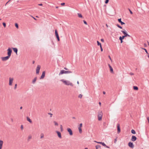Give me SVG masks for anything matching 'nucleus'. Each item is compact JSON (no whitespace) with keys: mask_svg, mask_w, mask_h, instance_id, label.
<instances>
[{"mask_svg":"<svg viewBox=\"0 0 149 149\" xmlns=\"http://www.w3.org/2000/svg\"><path fill=\"white\" fill-rule=\"evenodd\" d=\"M61 81L63 82L65 85H70L72 86H73V84L70 82L69 81L65 80L64 79H62Z\"/></svg>","mask_w":149,"mask_h":149,"instance_id":"1","label":"nucleus"},{"mask_svg":"<svg viewBox=\"0 0 149 149\" xmlns=\"http://www.w3.org/2000/svg\"><path fill=\"white\" fill-rule=\"evenodd\" d=\"M72 72L70 71H66L63 70H61V71L59 74V75H60L61 74H68L72 73Z\"/></svg>","mask_w":149,"mask_h":149,"instance_id":"2","label":"nucleus"},{"mask_svg":"<svg viewBox=\"0 0 149 149\" xmlns=\"http://www.w3.org/2000/svg\"><path fill=\"white\" fill-rule=\"evenodd\" d=\"M98 114L97 116L98 120L100 121L102 119L103 113L102 111H99L98 113Z\"/></svg>","mask_w":149,"mask_h":149,"instance_id":"3","label":"nucleus"},{"mask_svg":"<svg viewBox=\"0 0 149 149\" xmlns=\"http://www.w3.org/2000/svg\"><path fill=\"white\" fill-rule=\"evenodd\" d=\"M7 55L8 56H10L11 53L12 52V49L10 48H8L7 50Z\"/></svg>","mask_w":149,"mask_h":149,"instance_id":"4","label":"nucleus"},{"mask_svg":"<svg viewBox=\"0 0 149 149\" xmlns=\"http://www.w3.org/2000/svg\"><path fill=\"white\" fill-rule=\"evenodd\" d=\"M55 36L57 39V40L58 41H60V39L59 38V35L58 32V31L56 29H55Z\"/></svg>","mask_w":149,"mask_h":149,"instance_id":"5","label":"nucleus"},{"mask_svg":"<svg viewBox=\"0 0 149 149\" xmlns=\"http://www.w3.org/2000/svg\"><path fill=\"white\" fill-rule=\"evenodd\" d=\"M40 66L39 65H37V67L36 68V73L37 74H38L40 72Z\"/></svg>","mask_w":149,"mask_h":149,"instance_id":"6","label":"nucleus"},{"mask_svg":"<svg viewBox=\"0 0 149 149\" xmlns=\"http://www.w3.org/2000/svg\"><path fill=\"white\" fill-rule=\"evenodd\" d=\"M10 56L8 55L7 56L2 57L1 58L2 60L3 61H6L8 60L10 58Z\"/></svg>","mask_w":149,"mask_h":149,"instance_id":"7","label":"nucleus"},{"mask_svg":"<svg viewBox=\"0 0 149 149\" xmlns=\"http://www.w3.org/2000/svg\"><path fill=\"white\" fill-rule=\"evenodd\" d=\"M121 32L124 35L123 36H124L125 37H127V36H128V34L127 33V32L125 29H123V30L121 31Z\"/></svg>","mask_w":149,"mask_h":149,"instance_id":"8","label":"nucleus"},{"mask_svg":"<svg viewBox=\"0 0 149 149\" xmlns=\"http://www.w3.org/2000/svg\"><path fill=\"white\" fill-rule=\"evenodd\" d=\"M117 133L119 134L121 131L120 128V125L119 123H118L117 125Z\"/></svg>","mask_w":149,"mask_h":149,"instance_id":"9","label":"nucleus"},{"mask_svg":"<svg viewBox=\"0 0 149 149\" xmlns=\"http://www.w3.org/2000/svg\"><path fill=\"white\" fill-rule=\"evenodd\" d=\"M67 130L70 135L71 136L73 135V132L71 128H67Z\"/></svg>","mask_w":149,"mask_h":149,"instance_id":"10","label":"nucleus"},{"mask_svg":"<svg viewBox=\"0 0 149 149\" xmlns=\"http://www.w3.org/2000/svg\"><path fill=\"white\" fill-rule=\"evenodd\" d=\"M128 146L131 148H133L134 146L133 143L130 142L128 143Z\"/></svg>","mask_w":149,"mask_h":149,"instance_id":"11","label":"nucleus"},{"mask_svg":"<svg viewBox=\"0 0 149 149\" xmlns=\"http://www.w3.org/2000/svg\"><path fill=\"white\" fill-rule=\"evenodd\" d=\"M45 71H44L42 72V74L41 76L40 77V79H43L45 76Z\"/></svg>","mask_w":149,"mask_h":149,"instance_id":"12","label":"nucleus"},{"mask_svg":"<svg viewBox=\"0 0 149 149\" xmlns=\"http://www.w3.org/2000/svg\"><path fill=\"white\" fill-rule=\"evenodd\" d=\"M13 80V78H11L10 77L9 78V84L10 86H11L12 85Z\"/></svg>","mask_w":149,"mask_h":149,"instance_id":"13","label":"nucleus"},{"mask_svg":"<svg viewBox=\"0 0 149 149\" xmlns=\"http://www.w3.org/2000/svg\"><path fill=\"white\" fill-rule=\"evenodd\" d=\"M56 132L57 133L58 136V137L59 138L61 139L62 138V136L61 132H60L57 131H56Z\"/></svg>","mask_w":149,"mask_h":149,"instance_id":"14","label":"nucleus"},{"mask_svg":"<svg viewBox=\"0 0 149 149\" xmlns=\"http://www.w3.org/2000/svg\"><path fill=\"white\" fill-rule=\"evenodd\" d=\"M136 137L135 136L133 135L132 137L131 140L133 141H134L136 140Z\"/></svg>","mask_w":149,"mask_h":149,"instance_id":"15","label":"nucleus"},{"mask_svg":"<svg viewBox=\"0 0 149 149\" xmlns=\"http://www.w3.org/2000/svg\"><path fill=\"white\" fill-rule=\"evenodd\" d=\"M118 22L119 23H120L121 24V25H123V24H125V23L124 22H123L121 21V18L118 19Z\"/></svg>","mask_w":149,"mask_h":149,"instance_id":"16","label":"nucleus"},{"mask_svg":"<svg viewBox=\"0 0 149 149\" xmlns=\"http://www.w3.org/2000/svg\"><path fill=\"white\" fill-rule=\"evenodd\" d=\"M12 49H13V51L16 54H17V52H18V49L17 48H12Z\"/></svg>","mask_w":149,"mask_h":149,"instance_id":"17","label":"nucleus"},{"mask_svg":"<svg viewBox=\"0 0 149 149\" xmlns=\"http://www.w3.org/2000/svg\"><path fill=\"white\" fill-rule=\"evenodd\" d=\"M108 66L111 72V73H113V69L112 67L109 64H108Z\"/></svg>","mask_w":149,"mask_h":149,"instance_id":"18","label":"nucleus"},{"mask_svg":"<svg viewBox=\"0 0 149 149\" xmlns=\"http://www.w3.org/2000/svg\"><path fill=\"white\" fill-rule=\"evenodd\" d=\"M3 141L1 140H0V149H1L3 146Z\"/></svg>","mask_w":149,"mask_h":149,"instance_id":"19","label":"nucleus"},{"mask_svg":"<svg viewBox=\"0 0 149 149\" xmlns=\"http://www.w3.org/2000/svg\"><path fill=\"white\" fill-rule=\"evenodd\" d=\"M37 79V77H35L34 78V79H33V80H32V83L33 84H34L35 83Z\"/></svg>","mask_w":149,"mask_h":149,"instance_id":"20","label":"nucleus"},{"mask_svg":"<svg viewBox=\"0 0 149 149\" xmlns=\"http://www.w3.org/2000/svg\"><path fill=\"white\" fill-rule=\"evenodd\" d=\"M27 120L30 123H32V121L31 120L30 118L28 117H26Z\"/></svg>","mask_w":149,"mask_h":149,"instance_id":"21","label":"nucleus"},{"mask_svg":"<svg viewBox=\"0 0 149 149\" xmlns=\"http://www.w3.org/2000/svg\"><path fill=\"white\" fill-rule=\"evenodd\" d=\"M97 143L102 144L103 146H106V144L104 142H97Z\"/></svg>","mask_w":149,"mask_h":149,"instance_id":"22","label":"nucleus"},{"mask_svg":"<svg viewBox=\"0 0 149 149\" xmlns=\"http://www.w3.org/2000/svg\"><path fill=\"white\" fill-rule=\"evenodd\" d=\"M133 88L134 90L136 91H137L138 90V88L137 86H133Z\"/></svg>","mask_w":149,"mask_h":149,"instance_id":"23","label":"nucleus"},{"mask_svg":"<svg viewBox=\"0 0 149 149\" xmlns=\"http://www.w3.org/2000/svg\"><path fill=\"white\" fill-rule=\"evenodd\" d=\"M77 14L79 17L81 18H82L83 17V16L81 13H78Z\"/></svg>","mask_w":149,"mask_h":149,"instance_id":"24","label":"nucleus"},{"mask_svg":"<svg viewBox=\"0 0 149 149\" xmlns=\"http://www.w3.org/2000/svg\"><path fill=\"white\" fill-rule=\"evenodd\" d=\"M101 147V146L98 145H97L95 146L96 149H98L99 148H100Z\"/></svg>","mask_w":149,"mask_h":149,"instance_id":"25","label":"nucleus"},{"mask_svg":"<svg viewBox=\"0 0 149 149\" xmlns=\"http://www.w3.org/2000/svg\"><path fill=\"white\" fill-rule=\"evenodd\" d=\"M97 45L98 46H100V47L101 46H102L101 43L98 41H97Z\"/></svg>","mask_w":149,"mask_h":149,"instance_id":"26","label":"nucleus"},{"mask_svg":"<svg viewBox=\"0 0 149 149\" xmlns=\"http://www.w3.org/2000/svg\"><path fill=\"white\" fill-rule=\"evenodd\" d=\"M78 129L79 130V133H81L82 132L81 127H79Z\"/></svg>","mask_w":149,"mask_h":149,"instance_id":"27","label":"nucleus"},{"mask_svg":"<svg viewBox=\"0 0 149 149\" xmlns=\"http://www.w3.org/2000/svg\"><path fill=\"white\" fill-rule=\"evenodd\" d=\"M125 37L123 36H120L119 38V40H123Z\"/></svg>","mask_w":149,"mask_h":149,"instance_id":"28","label":"nucleus"},{"mask_svg":"<svg viewBox=\"0 0 149 149\" xmlns=\"http://www.w3.org/2000/svg\"><path fill=\"white\" fill-rule=\"evenodd\" d=\"M131 132L133 134H135L136 133L135 131L133 129L132 130Z\"/></svg>","mask_w":149,"mask_h":149,"instance_id":"29","label":"nucleus"},{"mask_svg":"<svg viewBox=\"0 0 149 149\" xmlns=\"http://www.w3.org/2000/svg\"><path fill=\"white\" fill-rule=\"evenodd\" d=\"M141 49H143V50H144V51H145V52H146V53L147 54H148V52L147 51V49H145V48H142Z\"/></svg>","mask_w":149,"mask_h":149,"instance_id":"30","label":"nucleus"},{"mask_svg":"<svg viewBox=\"0 0 149 149\" xmlns=\"http://www.w3.org/2000/svg\"><path fill=\"white\" fill-rule=\"evenodd\" d=\"M116 25L120 29H122V27L121 26H120L119 24H117Z\"/></svg>","mask_w":149,"mask_h":149,"instance_id":"31","label":"nucleus"},{"mask_svg":"<svg viewBox=\"0 0 149 149\" xmlns=\"http://www.w3.org/2000/svg\"><path fill=\"white\" fill-rule=\"evenodd\" d=\"M15 26L16 27V28L17 29H18L19 28V26L18 24L17 23H15Z\"/></svg>","mask_w":149,"mask_h":149,"instance_id":"32","label":"nucleus"},{"mask_svg":"<svg viewBox=\"0 0 149 149\" xmlns=\"http://www.w3.org/2000/svg\"><path fill=\"white\" fill-rule=\"evenodd\" d=\"M60 129H61V132H62L63 130V127H62V125H60Z\"/></svg>","mask_w":149,"mask_h":149,"instance_id":"33","label":"nucleus"},{"mask_svg":"<svg viewBox=\"0 0 149 149\" xmlns=\"http://www.w3.org/2000/svg\"><path fill=\"white\" fill-rule=\"evenodd\" d=\"M2 24H3L4 27L5 28L6 27V23H5V22H3V23Z\"/></svg>","mask_w":149,"mask_h":149,"instance_id":"34","label":"nucleus"},{"mask_svg":"<svg viewBox=\"0 0 149 149\" xmlns=\"http://www.w3.org/2000/svg\"><path fill=\"white\" fill-rule=\"evenodd\" d=\"M54 123L55 125L56 126H58V123L55 121H54Z\"/></svg>","mask_w":149,"mask_h":149,"instance_id":"35","label":"nucleus"},{"mask_svg":"<svg viewBox=\"0 0 149 149\" xmlns=\"http://www.w3.org/2000/svg\"><path fill=\"white\" fill-rule=\"evenodd\" d=\"M82 97V95L80 94L79 95L78 97L79 98H81Z\"/></svg>","mask_w":149,"mask_h":149,"instance_id":"36","label":"nucleus"},{"mask_svg":"<svg viewBox=\"0 0 149 149\" xmlns=\"http://www.w3.org/2000/svg\"><path fill=\"white\" fill-rule=\"evenodd\" d=\"M128 10L129 11L130 13L131 14H133V13L132 12V11L130 10V8H128Z\"/></svg>","mask_w":149,"mask_h":149,"instance_id":"37","label":"nucleus"},{"mask_svg":"<svg viewBox=\"0 0 149 149\" xmlns=\"http://www.w3.org/2000/svg\"><path fill=\"white\" fill-rule=\"evenodd\" d=\"M109 0H105V3L106 4H107L108 3Z\"/></svg>","mask_w":149,"mask_h":149,"instance_id":"38","label":"nucleus"},{"mask_svg":"<svg viewBox=\"0 0 149 149\" xmlns=\"http://www.w3.org/2000/svg\"><path fill=\"white\" fill-rule=\"evenodd\" d=\"M44 137V134L42 133L41 134V136H40V138L42 139Z\"/></svg>","mask_w":149,"mask_h":149,"instance_id":"39","label":"nucleus"},{"mask_svg":"<svg viewBox=\"0 0 149 149\" xmlns=\"http://www.w3.org/2000/svg\"><path fill=\"white\" fill-rule=\"evenodd\" d=\"M83 22H84V23L86 25H87V22H86V21L84 20Z\"/></svg>","mask_w":149,"mask_h":149,"instance_id":"40","label":"nucleus"},{"mask_svg":"<svg viewBox=\"0 0 149 149\" xmlns=\"http://www.w3.org/2000/svg\"><path fill=\"white\" fill-rule=\"evenodd\" d=\"M48 113V114L49 115H50V117H52V113Z\"/></svg>","mask_w":149,"mask_h":149,"instance_id":"41","label":"nucleus"},{"mask_svg":"<svg viewBox=\"0 0 149 149\" xmlns=\"http://www.w3.org/2000/svg\"><path fill=\"white\" fill-rule=\"evenodd\" d=\"M31 136H29L28 140H29L30 139H31Z\"/></svg>","mask_w":149,"mask_h":149,"instance_id":"42","label":"nucleus"},{"mask_svg":"<svg viewBox=\"0 0 149 149\" xmlns=\"http://www.w3.org/2000/svg\"><path fill=\"white\" fill-rule=\"evenodd\" d=\"M82 126V123H80L79 124V127H81Z\"/></svg>","mask_w":149,"mask_h":149,"instance_id":"43","label":"nucleus"},{"mask_svg":"<svg viewBox=\"0 0 149 149\" xmlns=\"http://www.w3.org/2000/svg\"><path fill=\"white\" fill-rule=\"evenodd\" d=\"M65 4V3H62L61 4V5L62 6H64Z\"/></svg>","mask_w":149,"mask_h":149,"instance_id":"44","label":"nucleus"},{"mask_svg":"<svg viewBox=\"0 0 149 149\" xmlns=\"http://www.w3.org/2000/svg\"><path fill=\"white\" fill-rule=\"evenodd\" d=\"M100 47V50H101V51L102 52L103 51V49L102 48V46H101Z\"/></svg>","mask_w":149,"mask_h":149,"instance_id":"45","label":"nucleus"},{"mask_svg":"<svg viewBox=\"0 0 149 149\" xmlns=\"http://www.w3.org/2000/svg\"><path fill=\"white\" fill-rule=\"evenodd\" d=\"M117 138L115 139H114V143H116V141H117Z\"/></svg>","mask_w":149,"mask_h":149,"instance_id":"46","label":"nucleus"},{"mask_svg":"<svg viewBox=\"0 0 149 149\" xmlns=\"http://www.w3.org/2000/svg\"><path fill=\"white\" fill-rule=\"evenodd\" d=\"M21 130H22L23 129V126L22 125L21 126Z\"/></svg>","mask_w":149,"mask_h":149,"instance_id":"47","label":"nucleus"},{"mask_svg":"<svg viewBox=\"0 0 149 149\" xmlns=\"http://www.w3.org/2000/svg\"><path fill=\"white\" fill-rule=\"evenodd\" d=\"M17 86V84H15V87H14L15 89H16V88Z\"/></svg>","mask_w":149,"mask_h":149,"instance_id":"48","label":"nucleus"},{"mask_svg":"<svg viewBox=\"0 0 149 149\" xmlns=\"http://www.w3.org/2000/svg\"><path fill=\"white\" fill-rule=\"evenodd\" d=\"M101 41L102 42H104V40L103 39V38H102L101 39Z\"/></svg>","mask_w":149,"mask_h":149,"instance_id":"49","label":"nucleus"},{"mask_svg":"<svg viewBox=\"0 0 149 149\" xmlns=\"http://www.w3.org/2000/svg\"><path fill=\"white\" fill-rule=\"evenodd\" d=\"M104 146L105 147L107 148H109V146H107L106 145V146Z\"/></svg>","mask_w":149,"mask_h":149,"instance_id":"50","label":"nucleus"},{"mask_svg":"<svg viewBox=\"0 0 149 149\" xmlns=\"http://www.w3.org/2000/svg\"><path fill=\"white\" fill-rule=\"evenodd\" d=\"M64 69L65 70H69V69L68 68H66V67H65L64 68Z\"/></svg>","mask_w":149,"mask_h":149,"instance_id":"51","label":"nucleus"},{"mask_svg":"<svg viewBox=\"0 0 149 149\" xmlns=\"http://www.w3.org/2000/svg\"><path fill=\"white\" fill-rule=\"evenodd\" d=\"M130 74L131 75H134V73H132V72H130Z\"/></svg>","mask_w":149,"mask_h":149,"instance_id":"52","label":"nucleus"},{"mask_svg":"<svg viewBox=\"0 0 149 149\" xmlns=\"http://www.w3.org/2000/svg\"><path fill=\"white\" fill-rule=\"evenodd\" d=\"M120 41V43H122L123 42V40H119Z\"/></svg>","mask_w":149,"mask_h":149,"instance_id":"53","label":"nucleus"},{"mask_svg":"<svg viewBox=\"0 0 149 149\" xmlns=\"http://www.w3.org/2000/svg\"><path fill=\"white\" fill-rule=\"evenodd\" d=\"M11 0H9L6 4H5V6H6V4L9 2Z\"/></svg>","mask_w":149,"mask_h":149,"instance_id":"54","label":"nucleus"},{"mask_svg":"<svg viewBox=\"0 0 149 149\" xmlns=\"http://www.w3.org/2000/svg\"><path fill=\"white\" fill-rule=\"evenodd\" d=\"M38 5L39 6H42L43 4H42V3H40V4H39Z\"/></svg>","mask_w":149,"mask_h":149,"instance_id":"55","label":"nucleus"},{"mask_svg":"<svg viewBox=\"0 0 149 149\" xmlns=\"http://www.w3.org/2000/svg\"><path fill=\"white\" fill-rule=\"evenodd\" d=\"M147 119L148 120V123H149V117H148L147 118Z\"/></svg>","mask_w":149,"mask_h":149,"instance_id":"56","label":"nucleus"},{"mask_svg":"<svg viewBox=\"0 0 149 149\" xmlns=\"http://www.w3.org/2000/svg\"><path fill=\"white\" fill-rule=\"evenodd\" d=\"M144 47H146V46H147V45H146V43H144Z\"/></svg>","mask_w":149,"mask_h":149,"instance_id":"57","label":"nucleus"},{"mask_svg":"<svg viewBox=\"0 0 149 149\" xmlns=\"http://www.w3.org/2000/svg\"><path fill=\"white\" fill-rule=\"evenodd\" d=\"M109 58L110 59V60L111 61V57L110 56H109Z\"/></svg>","mask_w":149,"mask_h":149,"instance_id":"58","label":"nucleus"},{"mask_svg":"<svg viewBox=\"0 0 149 149\" xmlns=\"http://www.w3.org/2000/svg\"><path fill=\"white\" fill-rule=\"evenodd\" d=\"M32 17L34 19V20H37L34 17L32 16Z\"/></svg>","mask_w":149,"mask_h":149,"instance_id":"59","label":"nucleus"},{"mask_svg":"<svg viewBox=\"0 0 149 149\" xmlns=\"http://www.w3.org/2000/svg\"><path fill=\"white\" fill-rule=\"evenodd\" d=\"M103 93L104 94H106V92L105 91H103Z\"/></svg>","mask_w":149,"mask_h":149,"instance_id":"60","label":"nucleus"},{"mask_svg":"<svg viewBox=\"0 0 149 149\" xmlns=\"http://www.w3.org/2000/svg\"><path fill=\"white\" fill-rule=\"evenodd\" d=\"M127 36H127V37H131V36L130 35H128V34H127Z\"/></svg>","mask_w":149,"mask_h":149,"instance_id":"61","label":"nucleus"},{"mask_svg":"<svg viewBox=\"0 0 149 149\" xmlns=\"http://www.w3.org/2000/svg\"><path fill=\"white\" fill-rule=\"evenodd\" d=\"M99 105L100 106L101 105V103L100 102H99Z\"/></svg>","mask_w":149,"mask_h":149,"instance_id":"62","label":"nucleus"},{"mask_svg":"<svg viewBox=\"0 0 149 149\" xmlns=\"http://www.w3.org/2000/svg\"><path fill=\"white\" fill-rule=\"evenodd\" d=\"M11 121H12V122H13V118H11Z\"/></svg>","mask_w":149,"mask_h":149,"instance_id":"63","label":"nucleus"},{"mask_svg":"<svg viewBox=\"0 0 149 149\" xmlns=\"http://www.w3.org/2000/svg\"><path fill=\"white\" fill-rule=\"evenodd\" d=\"M33 64H34L35 63V61H33L32 62Z\"/></svg>","mask_w":149,"mask_h":149,"instance_id":"64","label":"nucleus"}]
</instances>
